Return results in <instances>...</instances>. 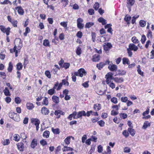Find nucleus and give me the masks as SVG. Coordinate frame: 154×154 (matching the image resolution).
Returning a JSON list of instances; mask_svg holds the SVG:
<instances>
[{"label":"nucleus","instance_id":"obj_1","mask_svg":"<svg viewBox=\"0 0 154 154\" xmlns=\"http://www.w3.org/2000/svg\"><path fill=\"white\" fill-rule=\"evenodd\" d=\"M58 82H56L54 85L53 88L49 89L48 91V94L50 95H52L55 92V89L56 88V87L58 86Z\"/></svg>","mask_w":154,"mask_h":154},{"label":"nucleus","instance_id":"obj_2","mask_svg":"<svg viewBox=\"0 0 154 154\" xmlns=\"http://www.w3.org/2000/svg\"><path fill=\"white\" fill-rule=\"evenodd\" d=\"M103 47L105 51H107L112 47V46L110 43H105L104 44Z\"/></svg>","mask_w":154,"mask_h":154},{"label":"nucleus","instance_id":"obj_3","mask_svg":"<svg viewBox=\"0 0 154 154\" xmlns=\"http://www.w3.org/2000/svg\"><path fill=\"white\" fill-rule=\"evenodd\" d=\"M14 43H15L17 45L18 48L20 49L23 46V45L21 39L20 38H17L15 39Z\"/></svg>","mask_w":154,"mask_h":154},{"label":"nucleus","instance_id":"obj_4","mask_svg":"<svg viewBox=\"0 0 154 154\" xmlns=\"http://www.w3.org/2000/svg\"><path fill=\"white\" fill-rule=\"evenodd\" d=\"M41 113L45 115H48L49 113V110L45 107H42L41 110Z\"/></svg>","mask_w":154,"mask_h":154},{"label":"nucleus","instance_id":"obj_5","mask_svg":"<svg viewBox=\"0 0 154 154\" xmlns=\"http://www.w3.org/2000/svg\"><path fill=\"white\" fill-rule=\"evenodd\" d=\"M86 116V113L85 111H82L79 112L77 114V116L76 117V119L78 118H81L82 116Z\"/></svg>","mask_w":154,"mask_h":154},{"label":"nucleus","instance_id":"obj_6","mask_svg":"<svg viewBox=\"0 0 154 154\" xmlns=\"http://www.w3.org/2000/svg\"><path fill=\"white\" fill-rule=\"evenodd\" d=\"M131 50L136 51L138 49V47L136 46L134 44H130L129 45V48Z\"/></svg>","mask_w":154,"mask_h":154},{"label":"nucleus","instance_id":"obj_7","mask_svg":"<svg viewBox=\"0 0 154 154\" xmlns=\"http://www.w3.org/2000/svg\"><path fill=\"white\" fill-rule=\"evenodd\" d=\"M15 9L17 10L18 13L20 15H23L24 13V11L21 6H18L15 7Z\"/></svg>","mask_w":154,"mask_h":154},{"label":"nucleus","instance_id":"obj_8","mask_svg":"<svg viewBox=\"0 0 154 154\" xmlns=\"http://www.w3.org/2000/svg\"><path fill=\"white\" fill-rule=\"evenodd\" d=\"M108 68L112 71H116L117 69V66L116 65L113 64L112 65H109Z\"/></svg>","mask_w":154,"mask_h":154},{"label":"nucleus","instance_id":"obj_9","mask_svg":"<svg viewBox=\"0 0 154 154\" xmlns=\"http://www.w3.org/2000/svg\"><path fill=\"white\" fill-rule=\"evenodd\" d=\"M135 2L134 0H127V6L128 8H131Z\"/></svg>","mask_w":154,"mask_h":154},{"label":"nucleus","instance_id":"obj_10","mask_svg":"<svg viewBox=\"0 0 154 154\" xmlns=\"http://www.w3.org/2000/svg\"><path fill=\"white\" fill-rule=\"evenodd\" d=\"M18 149L20 151H23L24 148V144L22 142L19 143L17 145Z\"/></svg>","mask_w":154,"mask_h":154},{"label":"nucleus","instance_id":"obj_11","mask_svg":"<svg viewBox=\"0 0 154 154\" xmlns=\"http://www.w3.org/2000/svg\"><path fill=\"white\" fill-rule=\"evenodd\" d=\"M100 60V56L98 54H95L93 56L92 60L94 62H98Z\"/></svg>","mask_w":154,"mask_h":154},{"label":"nucleus","instance_id":"obj_12","mask_svg":"<svg viewBox=\"0 0 154 154\" xmlns=\"http://www.w3.org/2000/svg\"><path fill=\"white\" fill-rule=\"evenodd\" d=\"M31 122L35 125H39L40 123V121L37 119L32 118L31 119Z\"/></svg>","mask_w":154,"mask_h":154},{"label":"nucleus","instance_id":"obj_13","mask_svg":"<svg viewBox=\"0 0 154 154\" xmlns=\"http://www.w3.org/2000/svg\"><path fill=\"white\" fill-rule=\"evenodd\" d=\"M113 74L111 72H109L105 75V78L106 79V83L107 82H109V80L110 79V78L113 75Z\"/></svg>","mask_w":154,"mask_h":154},{"label":"nucleus","instance_id":"obj_14","mask_svg":"<svg viewBox=\"0 0 154 154\" xmlns=\"http://www.w3.org/2000/svg\"><path fill=\"white\" fill-rule=\"evenodd\" d=\"M37 145V140L34 139L32 141L30 145L31 147L33 149H34Z\"/></svg>","mask_w":154,"mask_h":154},{"label":"nucleus","instance_id":"obj_15","mask_svg":"<svg viewBox=\"0 0 154 154\" xmlns=\"http://www.w3.org/2000/svg\"><path fill=\"white\" fill-rule=\"evenodd\" d=\"M52 100L56 104H57L59 103V100L58 97L56 96H53L52 97Z\"/></svg>","mask_w":154,"mask_h":154},{"label":"nucleus","instance_id":"obj_16","mask_svg":"<svg viewBox=\"0 0 154 154\" xmlns=\"http://www.w3.org/2000/svg\"><path fill=\"white\" fill-rule=\"evenodd\" d=\"M79 72V76L82 77L83 75V74L86 73L85 70L83 68H81L78 70Z\"/></svg>","mask_w":154,"mask_h":154},{"label":"nucleus","instance_id":"obj_17","mask_svg":"<svg viewBox=\"0 0 154 154\" xmlns=\"http://www.w3.org/2000/svg\"><path fill=\"white\" fill-rule=\"evenodd\" d=\"M128 131L131 136H134V135L135 131L133 129L129 128L128 129Z\"/></svg>","mask_w":154,"mask_h":154},{"label":"nucleus","instance_id":"obj_18","mask_svg":"<svg viewBox=\"0 0 154 154\" xmlns=\"http://www.w3.org/2000/svg\"><path fill=\"white\" fill-rule=\"evenodd\" d=\"M105 66L104 63V62H100L99 63H98L97 64V67L99 70H101L103 66Z\"/></svg>","mask_w":154,"mask_h":154},{"label":"nucleus","instance_id":"obj_19","mask_svg":"<svg viewBox=\"0 0 154 154\" xmlns=\"http://www.w3.org/2000/svg\"><path fill=\"white\" fill-rule=\"evenodd\" d=\"M98 21L102 23V25H104L106 24V20L104 19L102 17H100L98 19Z\"/></svg>","mask_w":154,"mask_h":154},{"label":"nucleus","instance_id":"obj_20","mask_svg":"<svg viewBox=\"0 0 154 154\" xmlns=\"http://www.w3.org/2000/svg\"><path fill=\"white\" fill-rule=\"evenodd\" d=\"M14 118H13L12 119L16 121H19L20 120L19 115L17 113H14Z\"/></svg>","mask_w":154,"mask_h":154},{"label":"nucleus","instance_id":"obj_21","mask_svg":"<svg viewBox=\"0 0 154 154\" xmlns=\"http://www.w3.org/2000/svg\"><path fill=\"white\" fill-rule=\"evenodd\" d=\"M124 79L123 78H118V77H116V79L115 82L117 83H121L123 82Z\"/></svg>","mask_w":154,"mask_h":154},{"label":"nucleus","instance_id":"obj_22","mask_svg":"<svg viewBox=\"0 0 154 154\" xmlns=\"http://www.w3.org/2000/svg\"><path fill=\"white\" fill-rule=\"evenodd\" d=\"M94 108L96 111H98L101 109V104H96L94 105Z\"/></svg>","mask_w":154,"mask_h":154},{"label":"nucleus","instance_id":"obj_23","mask_svg":"<svg viewBox=\"0 0 154 154\" xmlns=\"http://www.w3.org/2000/svg\"><path fill=\"white\" fill-rule=\"evenodd\" d=\"M49 131H46L44 132L42 136L44 137L48 138L49 137Z\"/></svg>","mask_w":154,"mask_h":154},{"label":"nucleus","instance_id":"obj_24","mask_svg":"<svg viewBox=\"0 0 154 154\" xmlns=\"http://www.w3.org/2000/svg\"><path fill=\"white\" fill-rule=\"evenodd\" d=\"M150 124L148 121H145L143 124V125L142 127V128L146 129L148 127L150 126Z\"/></svg>","mask_w":154,"mask_h":154},{"label":"nucleus","instance_id":"obj_25","mask_svg":"<svg viewBox=\"0 0 154 154\" xmlns=\"http://www.w3.org/2000/svg\"><path fill=\"white\" fill-rule=\"evenodd\" d=\"M62 150L64 152L66 151H72L73 150V149L70 147H67L66 146H64L63 148L62 149Z\"/></svg>","mask_w":154,"mask_h":154},{"label":"nucleus","instance_id":"obj_26","mask_svg":"<svg viewBox=\"0 0 154 154\" xmlns=\"http://www.w3.org/2000/svg\"><path fill=\"white\" fill-rule=\"evenodd\" d=\"M122 61L123 64L125 65V64H129L130 61L129 59L127 58L124 57L122 59Z\"/></svg>","mask_w":154,"mask_h":154},{"label":"nucleus","instance_id":"obj_27","mask_svg":"<svg viewBox=\"0 0 154 154\" xmlns=\"http://www.w3.org/2000/svg\"><path fill=\"white\" fill-rule=\"evenodd\" d=\"M72 137L73 139L74 137L72 136L68 137H66L64 140V142L66 144L68 145L70 143V138Z\"/></svg>","mask_w":154,"mask_h":154},{"label":"nucleus","instance_id":"obj_28","mask_svg":"<svg viewBox=\"0 0 154 154\" xmlns=\"http://www.w3.org/2000/svg\"><path fill=\"white\" fill-rule=\"evenodd\" d=\"M26 107L27 109L30 110L32 109L33 108L34 106L33 104L29 103H27Z\"/></svg>","mask_w":154,"mask_h":154},{"label":"nucleus","instance_id":"obj_29","mask_svg":"<svg viewBox=\"0 0 154 154\" xmlns=\"http://www.w3.org/2000/svg\"><path fill=\"white\" fill-rule=\"evenodd\" d=\"M4 94L6 96H10V93L8 89V88L5 87V89L4 90Z\"/></svg>","mask_w":154,"mask_h":154},{"label":"nucleus","instance_id":"obj_30","mask_svg":"<svg viewBox=\"0 0 154 154\" xmlns=\"http://www.w3.org/2000/svg\"><path fill=\"white\" fill-rule=\"evenodd\" d=\"M52 131L54 134H58L60 133V130L58 128L54 129L53 128H52Z\"/></svg>","mask_w":154,"mask_h":154},{"label":"nucleus","instance_id":"obj_31","mask_svg":"<svg viewBox=\"0 0 154 154\" xmlns=\"http://www.w3.org/2000/svg\"><path fill=\"white\" fill-rule=\"evenodd\" d=\"M61 2L63 3L62 6L63 7H65L68 4V0H61Z\"/></svg>","mask_w":154,"mask_h":154},{"label":"nucleus","instance_id":"obj_32","mask_svg":"<svg viewBox=\"0 0 154 154\" xmlns=\"http://www.w3.org/2000/svg\"><path fill=\"white\" fill-rule=\"evenodd\" d=\"M9 4L10 5H12V3L9 0H5L3 2H1L0 4L1 5H7Z\"/></svg>","mask_w":154,"mask_h":154},{"label":"nucleus","instance_id":"obj_33","mask_svg":"<svg viewBox=\"0 0 154 154\" xmlns=\"http://www.w3.org/2000/svg\"><path fill=\"white\" fill-rule=\"evenodd\" d=\"M42 103L45 106H47L48 104V99L46 97H45L43 100Z\"/></svg>","mask_w":154,"mask_h":154},{"label":"nucleus","instance_id":"obj_34","mask_svg":"<svg viewBox=\"0 0 154 154\" xmlns=\"http://www.w3.org/2000/svg\"><path fill=\"white\" fill-rule=\"evenodd\" d=\"M131 41L134 43H137L139 42L138 39L135 36H133L131 38Z\"/></svg>","mask_w":154,"mask_h":154},{"label":"nucleus","instance_id":"obj_35","mask_svg":"<svg viewBox=\"0 0 154 154\" xmlns=\"http://www.w3.org/2000/svg\"><path fill=\"white\" fill-rule=\"evenodd\" d=\"M94 25V23L92 22H88L85 25L86 28H89Z\"/></svg>","mask_w":154,"mask_h":154},{"label":"nucleus","instance_id":"obj_36","mask_svg":"<svg viewBox=\"0 0 154 154\" xmlns=\"http://www.w3.org/2000/svg\"><path fill=\"white\" fill-rule=\"evenodd\" d=\"M139 24L141 27H143L146 26V22L145 21L141 20L139 22Z\"/></svg>","mask_w":154,"mask_h":154},{"label":"nucleus","instance_id":"obj_37","mask_svg":"<svg viewBox=\"0 0 154 154\" xmlns=\"http://www.w3.org/2000/svg\"><path fill=\"white\" fill-rule=\"evenodd\" d=\"M23 67V65L22 63H19L17 65V70H20Z\"/></svg>","mask_w":154,"mask_h":154},{"label":"nucleus","instance_id":"obj_38","mask_svg":"<svg viewBox=\"0 0 154 154\" xmlns=\"http://www.w3.org/2000/svg\"><path fill=\"white\" fill-rule=\"evenodd\" d=\"M76 53L78 55H80L82 53V50L80 48L78 47L76 51Z\"/></svg>","mask_w":154,"mask_h":154},{"label":"nucleus","instance_id":"obj_39","mask_svg":"<svg viewBox=\"0 0 154 154\" xmlns=\"http://www.w3.org/2000/svg\"><path fill=\"white\" fill-rule=\"evenodd\" d=\"M43 45L45 46H49V42L48 40L45 39L44 40Z\"/></svg>","mask_w":154,"mask_h":154},{"label":"nucleus","instance_id":"obj_40","mask_svg":"<svg viewBox=\"0 0 154 154\" xmlns=\"http://www.w3.org/2000/svg\"><path fill=\"white\" fill-rule=\"evenodd\" d=\"M13 68L12 64L11 62H9V66L8 69V71L9 72H11L12 71Z\"/></svg>","mask_w":154,"mask_h":154},{"label":"nucleus","instance_id":"obj_41","mask_svg":"<svg viewBox=\"0 0 154 154\" xmlns=\"http://www.w3.org/2000/svg\"><path fill=\"white\" fill-rule=\"evenodd\" d=\"M122 134L126 138L128 137L129 135L128 132L126 130H124L123 131Z\"/></svg>","mask_w":154,"mask_h":154},{"label":"nucleus","instance_id":"obj_42","mask_svg":"<svg viewBox=\"0 0 154 154\" xmlns=\"http://www.w3.org/2000/svg\"><path fill=\"white\" fill-rule=\"evenodd\" d=\"M7 28H5V27L3 25L0 26V29L3 33H5L6 31Z\"/></svg>","mask_w":154,"mask_h":154},{"label":"nucleus","instance_id":"obj_43","mask_svg":"<svg viewBox=\"0 0 154 154\" xmlns=\"http://www.w3.org/2000/svg\"><path fill=\"white\" fill-rule=\"evenodd\" d=\"M97 124L101 127H103L104 125L105 122L103 120H100L97 122Z\"/></svg>","mask_w":154,"mask_h":154},{"label":"nucleus","instance_id":"obj_44","mask_svg":"<svg viewBox=\"0 0 154 154\" xmlns=\"http://www.w3.org/2000/svg\"><path fill=\"white\" fill-rule=\"evenodd\" d=\"M92 39L93 42H95L96 37V33L94 32L91 33Z\"/></svg>","mask_w":154,"mask_h":154},{"label":"nucleus","instance_id":"obj_45","mask_svg":"<svg viewBox=\"0 0 154 154\" xmlns=\"http://www.w3.org/2000/svg\"><path fill=\"white\" fill-rule=\"evenodd\" d=\"M147 37L148 38H151L152 37V32L150 30H149L148 32V33L146 35Z\"/></svg>","mask_w":154,"mask_h":154},{"label":"nucleus","instance_id":"obj_46","mask_svg":"<svg viewBox=\"0 0 154 154\" xmlns=\"http://www.w3.org/2000/svg\"><path fill=\"white\" fill-rule=\"evenodd\" d=\"M30 32V29L28 27H26L25 29V32L24 33L23 35L25 36H26L28 33Z\"/></svg>","mask_w":154,"mask_h":154},{"label":"nucleus","instance_id":"obj_47","mask_svg":"<svg viewBox=\"0 0 154 154\" xmlns=\"http://www.w3.org/2000/svg\"><path fill=\"white\" fill-rule=\"evenodd\" d=\"M40 143L43 146L47 145V142L44 139H42L40 141Z\"/></svg>","mask_w":154,"mask_h":154},{"label":"nucleus","instance_id":"obj_48","mask_svg":"<svg viewBox=\"0 0 154 154\" xmlns=\"http://www.w3.org/2000/svg\"><path fill=\"white\" fill-rule=\"evenodd\" d=\"M107 84L109 86V87L111 88L112 89L115 87V85L112 82H109V83Z\"/></svg>","mask_w":154,"mask_h":154},{"label":"nucleus","instance_id":"obj_49","mask_svg":"<svg viewBox=\"0 0 154 154\" xmlns=\"http://www.w3.org/2000/svg\"><path fill=\"white\" fill-rule=\"evenodd\" d=\"M62 82L63 84L66 86H69V82L66 81L65 79H63L62 80Z\"/></svg>","mask_w":154,"mask_h":154},{"label":"nucleus","instance_id":"obj_50","mask_svg":"<svg viewBox=\"0 0 154 154\" xmlns=\"http://www.w3.org/2000/svg\"><path fill=\"white\" fill-rule=\"evenodd\" d=\"M131 18V17L130 16H127V15H126L124 18V20L127 22L128 23H129L130 20Z\"/></svg>","mask_w":154,"mask_h":154},{"label":"nucleus","instance_id":"obj_51","mask_svg":"<svg viewBox=\"0 0 154 154\" xmlns=\"http://www.w3.org/2000/svg\"><path fill=\"white\" fill-rule=\"evenodd\" d=\"M111 101L115 104H116L117 103V99L115 97H113L111 99Z\"/></svg>","mask_w":154,"mask_h":154},{"label":"nucleus","instance_id":"obj_52","mask_svg":"<svg viewBox=\"0 0 154 154\" xmlns=\"http://www.w3.org/2000/svg\"><path fill=\"white\" fill-rule=\"evenodd\" d=\"M146 36L144 35H143L142 36L141 39V42L142 44H144L146 40Z\"/></svg>","mask_w":154,"mask_h":154},{"label":"nucleus","instance_id":"obj_53","mask_svg":"<svg viewBox=\"0 0 154 154\" xmlns=\"http://www.w3.org/2000/svg\"><path fill=\"white\" fill-rule=\"evenodd\" d=\"M21 101L19 97H17L15 98V102L16 103H20Z\"/></svg>","mask_w":154,"mask_h":154},{"label":"nucleus","instance_id":"obj_54","mask_svg":"<svg viewBox=\"0 0 154 154\" xmlns=\"http://www.w3.org/2000/svg\"><path fill=\"white\" fill-rule=\"evenodd\" d=\"M119 115H120L121 118L123 119H125L127 117V114L125 113H121L119 114Z\"/></svg>","mask_w":154,"mask_h":154},{"label":"nucleus","instance_id":"obj_55","mask_svg":"<svg viewBox=\"0 0 154 154\" xmlns=\"http://www.w3.org/2000/svg\"><path fill=\"white\" fill-rule=\"evenodd\" d=\"M77 27L79 29H83L84 26V25L82 23H77Z\"/></svg>","mask_w":154,"mask_h":154},{"label":"nucleus","instance_id":"obj_56","mask_svg":"<svg viewBox=\"0 0 154 154\" xmlns=\"http://www.w3.org/2000/svg\"><path fill=\"white\" fill-rule=\"evenodd\" d=\"M70 66V64L69 63H65L63 65V67L66 69L68 68Z\"/></svg>","mask_w":154,"mask_h":154},{"label":"nucleus","instance_id":"obj_57","mask_svg":"<svg viewBox=\"0 0 154 154\" xmlns=\"http://www.w3.org/2000/svg\"><path fill=\"white\" fill-rule=\"evenodd\" d=\"M76 36L79 38H81L82 36V33L81 31H79L76 35Z\"/></svg>","mask_w":154,"mask_h":154},{"label":"nucleus","instance_id":"obj_58","mask_svg":"<svg viewBox=\"0 0 154 154\" xmlns=\"http://www.w3.org/2000/svg\"><path fill=\"white\" fill-rule=\"evenodd\" d=\"M0 75L1 77H2L3 79H5L6 77V75L4 72H0Z\"/></svg>","mask_w":154,"mask_h":154},{"label":"nucleus","instance_id":"obj_59","mask_svg":"<svg viewBox=\"0 0 154 154\" xmlns=\"http://www.w3.org/2000/svg\"><path fill=\"white\" fill-rule=\"evenodd\" d=\"M45 75L49 78H51V75L50 72L48 70L46 71L45 72Z\"/></svg>","mask_w":154,"mask_h":154},{"label":"nucleus","instance_id":"obj_60","mask_svg":"<svg viewBox=\"0 0 154 154\" xmlns=\"http://www.w3.org/2000/svg\"><path fill=\"white\" fill-rule=\"evenodd\" d=\"M10 143V141L8 139H6L4 142H3V144L4 145H8Z\"/></svg>","mask_w":154,"mask_h":154},{"label":"nucleus","instance_id":"obj_61","mask_svg":"<svg viewBox=\"0 0 154 154\" xmlns=\"http://www.w3.org/2000/svg\"><path fill=\"white\" fill-rule=\"evenodd\" d=\"M11 23L14 27H17V20H13Z\"/></svg>","mask_w":154,"mask_h":154},{"label":"nucleus","instance_id":"obj_62","mask_svg":"<svg viewBox=\"0 0 154 154\" xmlns=\"http://www.w3.org/2000/svg\"><path fill=\"white\" fill-rule=\"evenodd\" d=\"M99 7V4L98 3H95L94 4V8L96 10H97Z\"/></svg>","mask_w":154,"mask_h":154},{"label":"nucleus","instance_id":"obj_63","mask_svg":"<svg viewBox=\"0 0 154 154\" xmlns=\"http://www.w3.org/2000/svg\"><path fill=\"white\" fill-rule=\"evenodd\" d=\"M20 136L21 138L23 139H26L27 137L24 133H22L20 134Z\"/></svg>","mask_w":154,"mask_h":154},{"label":"nucleus","instance_id":"obj_64","mask_svg":"<svg viewBox=\"0 0 154 154\" xmlns=\"http://www.w3.org/2000/svg\"><path fill=\"white\" fill-rule=\"evenodd\" d=\"M88 82H86L82 84V85L85 88H87L89 87Z\"/></svg>","mask_w":154,"mask_h":154}]
</instances>
